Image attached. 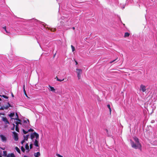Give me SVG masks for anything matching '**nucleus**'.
<instances>
[{"mask_svg": "<svg viewBox=\"0 0 157 157\" xmlns=\"http://www.w3.org/2000/svg\"><path fill=\"white\" fill-rule=\"evenodd\" d=\"M15 130L17 132H19V128L18 127V125H16L15 126Z\"/></svg>", "mask_w": 157, "mask_h": 157, "instance_id": "21", "label": "nucleus"}, {"mask_svg": "<svg viewBox=\"0 0 157 157\" xmlns=\"http://www.w3.org/2000/svg\"><path fill=\"white\" fill-rule=\"evenodd\" d=\"M23 89H24V93H25V95L26 96H27V94L26 93V92H25V85H24V86H23Z\"/></svg>", "mask_w": 157, "mask_h": 157, "instance_id": "29", "label": "nucleus"}, {"mask_svg": "<svg viewBox=\"0 0 157 157\" xmlns=\"http://www.w3.org/2000/svg\"><path fill=\"white\" fill-rule=\"evenodd\" d=\"M35 20L36 22L39 23H40V24H42V25L44 26V28H45V26L47 25L46 24H45L44 23H43V22H40V21H38L36 20Z\"/></svg>", "mask_w": 157, "mask_h": 157, "instance_id": "11", "label": "nucleus"}, {"mask_svg": "<svg viewBox=\"0 0 157 157\" xmlns=\"http://www.w3.org/2000/svg\"><path fill=\"white\" fill-rule=\"evenodd\" d=\"M22 131L23 133L24 134H26L28 132V131H25L24 129H23Z\"/></svg>", "mask_w": 157, "mask_h": 157, "instance_id": "27", "label": "nucleus"}, {"mask_svg": "<svg viewBox=\"0 0 157 157\" xmlns=\"http://www.w3.org/2000/svg\"><path fill=\"white\" fill-rule=\"evenodd\" d=\"M133 139L136 143L132 141V140H130V144L132 147L135 149H141V145L139 141V139L136 137L133 138Z\"/></svg>", "mask_w": 157, "mask_h": 157, "instance_id": "1", "label": "nucleus"}, {"mask_svg": "<svg viewBox=\"0 0 157 157\" xmlns=\"http://www.w3.org/2000/svg\"><path fill=\"white\" fill-rule=\"evenodd\" d=\"M13 127H15V125L14 124H13Z\"/></svg>", "mask_w": 157, "mask_h": 157, "instance_id": "45", "label": "nucleus"}, {"mask_svg": "<svg viewBox=\"0 0 157 157\" xmlns=\"http://www.w3.org/2000/svg\"><path fill=\"white\" fill-rule=\"evenodd\" d=\"M153 121H151V122H152V123H153Z\"/></svg>", "mask_w": 157, "mask_h": 157, "instance_id": "54", "label": "nucleus"}, {"mask_svg": "<svg viewBox=\"0 0 157 157\" xmlns=\"http://www.w3.org/2000/svg\"><path fill=\"white\" fill-rule=\"evenodd\" d=\"M15 114L13 112L11 113H10L9 114V116L11 118H12V117H13L14 116Z\"/></svg>", "mask_w": 157, "mask_h": 157, "instance_id": "15", "label": "nucleus"}, {"mask_svg": "<svg viewBox=\"0 0 157 157\" xmlns=\"http://www.w3.org/2000/svg\"><path fill=\"white\" fill-rule=\"evenodd\" d=\"M0 96H1L2 97H3V98H5L6 99H8V97L7 96L4 95H0Z\"/></svg>", "mask_w": 157, "mask_h": 157, "instance_id": "23", "label": "nucleus"}, {"mask_svg": "<svg viewBox=\"0 0 157 157\" xmlns=\"http://www.w3.org/2000/svg\"><path fill=\"white\" fill-rule=\"evenodd\" d=\"M9 107H12V106L9 103H7L6 105L5 106V109H7Z\"/></svg>", "mask_w": 157, "mask_h": 157, "instance_id": "9", "label": "nucleus"}, {"mask_svg": "<svg viewBox=\"0 0 157 157\" xmlns=\"http://www.w3.org/2000/svg\"><path fill=\"white\" fill-rule=\"evenodd\" d=\"M25 140H22L21 141V144H23V143H25Z\"/></svg>", "mask_w": 157, "mask_h": 157, "instance_id": "36", "label": "nucleus"}, {"mask_svg": "<svg viewBox=\"0 0 157 157\" xmlns=\"http://www.w3.org/2000/svg\"><path fill=\"white\" fill-rule=\"evenodd\" d=\"M15 149L18 153H20V150L17 147H15Z\"/></svg>", "mask_w": 157, "mask_h": 157, "instance_id": "19", "label": "nucleus"}, {"mask_svg": "<svg viewBox=\"0 0 157 157\" xmlns=\"http://www.w3.org/2000/svg\"><path fill=\"white\" fill-rule=\"evenodd\" d=\"M15 124H16V125H18V124H21L19 122H17V121L16 122Z\"/></svg>", "mask_w": 157, "mask_h": 157, "instance_id": "33", "label": "nucleus"}, {"mask_svg": "<svg viewBox=\"0 0 157 157\" xmlns=\"http://www.w3.org/2000/svg\"><path fill=\"white\" fill-rule=\"evenodd\" d=\"M14 129H15V127H13L12 128H11V130H14Z\"/></svg>", "mask_w": 157, "mask_h": 157, "instance_id": "37", "label": "nucleus"}, {"mask_svg": "<svg viewBox=\"0 0 157 157\" xmlns=\"http://www.w3.org/2000/svg\"><path fill=\"white\" fill-rule=\"evenodd\" d=\"M11 119H14V120H17L19 121H21V120L19 119L18 118V117H17L16 118H11Z\"/></svg>", "mask_w": 157, "mask_h": 157, "instance_id": "22", "label": "nucleus"}, {"mask_svg": "<svg viewBox=\"0 0 157 157\" xmlns=\"http://www.w3.org/2000/svg\"><path fill=\"white\" fill-rule=\"evenodd\" d=\"M2 141L3 142H6L7 140L6 137L3 135H0Z\"/></svg>", "mask_w": 157, "mask_h": 157, "instance_id": "5", "label": "nucleus"}, {"mask_svg": "<svg viewBox=\"0 0 157 157\" xmlns=\"http://www.w3.org/2000/svg\"><path fill=\"white\" fill-rule=\"evenodd\" d=\"M7 157H15V156L13 153L9 154L7 155Z\"/></svg>", "mask_w": 157, "mask_h": 157, "instance_id": "10", "label": "nucleus"}, {"mask_svg": "<svg viewBox=\"0 0 157 157\" xmlns=\"http://www.w3.org/2000/svg\"><path fill=\"white\" fill-rule=\"evenodd\" d=\"M38 140H39V139H36L35 140V141L34 142V145L36 147H37L39 146V145L38 144H39Z\"/></svg>", "mask_w": 157, "mask_h": 157, "instance_id": "7", "label": "nucleus"}, {"mask_svg": "<svg viewBox=\"0 0 157 157\" xmlns=\"http://www.w3.org/2000/svg\"><path fill=\"white\" fill-rule=\"evenodd\" d=\"M107 107L109 109V111H110V113H111V109L110 108V105H109V104L107 105Z\"/></svg>", "mask_w": 157, "mask_h": 157, "instance_id": "24", "label": "nucleus"}, {"mask_svg": "<svg viewBox=\"0 0 157 157\" xmlns=\"http://www.w3.org/2000/svg\"><path fill=\"white\" fill-rule=\"evenodd\" d=\"M106 132H107L108 131V130L107 129H106Z\"/></svg>", "mask_w": 157, "mask_h": 157, "instance_id": "51", "label": "nucleus"}, {"mask_svg": "<svg viewBox=\"0 0 157 157\" xmlns=\"http://www.w3.org/2000/svg\"><path fill=\"white\" fill-rule=\"evenodd\" d=\"M60 23L62 25L64 23V22L63 21H61Z\"/></svg>", "mask_w": 157, "mask_h": 157, "instance_id": "39", "label": "nucleus"}, {"mask_svg": "<svg viewBox=\"0 0 157 157\" xmlns=\"http://www.w3.org/2000/svg\"><path fill=\"white\" fill-rule=\"evenodd\" d=\"M50 88L51 91L52 92H55V89L53 87L51 86L50 85L48 86Z\"/></svg>", "mask_w": 157, "mask_h": 157, "instance_id": "14", "label": "nucleus"}, {"mask_svg": "<svg viewBox=\"0 0 157 157\" xmlns=\"http://www.w3.org/2000/svg\"><path fill=\"white\" fill-rule=\"evenodd\" d=\"M2 120L4 121L6 124H9V122L8 121L7 118L6 117H3L2 118Z\"/></svg>", "mask_w": 157, "mask_h": 157, "instance_id": "8", "label": "nucleus"}, {"mask_svg": "<svg viewBox=\"0 0 157 157\" xmlns=\"http://www.w3.org/2000/svg\"><path fill=\"white\" fill-rule=\"evenodd\" d=\"M56 54V53H55L54 55V56H53L54 57L55 56Z\"/></svg>", "mask_w": 157, "mask_h": 157, "instance_id": "46", "label": "nucleus"}, {"mask_svg": "<svg viewBox=\"0 0 157 157\" xmlns=\"http://www.w3.org/2000/svg\"><path fill=\"white\" fill-rule=\"evenodd\" d=\"M35 137H36V139H39V134L36 132H33L31 135V139L33 140Z\"/></svg>", "mask_w": 157, "mask_h": 157, "instance_id": "2", "label": "nucleus"}, {"mask_svg": "<svg viewBox=\"0 0 157 157\" xmlns=\"http://www.w3.org/2000/svg\"><path fill=\"white\" fill-rule=\"evenodd\" d=\"M72 29H73V30H74L75 29V28L74 27H73L72 28Z\"/></svg>", "mask_w": 157, "mask_h": 157, "instance_id": "49", "label": "nucleus"}, {"mask_svg": "<svg viewBox=\"0 0 157 157\" xmlns=\"http://www.w3.org/2000/svg\"><path fill=\"white\" fill-rule=\"evenodd\" d=\"M56 80L58 81V80L59 79L57 77V76L56 77Z\"/></svg>", "mask_w": 157, "mask_h": 157, "instance_id": "42", "label": "nucleus"}, {"mask_svg": "<svg viewBox=\"0 0 157 157\" xmlns=\"http://www.w3.org/2000/svg\"><path fill=\"white\" fill-rule=\"evenodd\" d=\"M27 121H28V122H29V120H28V119H27Z\"/></svg>", "mask_w": 157, "mask_h": 157, "instance_id": "50", "label": "nucleus"}, {"mask_svg": "<svg viewBox=\"0 0 157 157\" xmlns=\"http://www.w3.org/2000/svg\"><path fill=\"white\" fill-rule=\"evenodd\" d=\"M76 71L77 74H81L82 72V71L81 69H77Z\"/></svg>", "mask_w": 157, "mask_h": 157, "instance_id": "12", "label": "nucleus"}, {"mask_svg": "<svg viewBox=\"0 0 157 157\" xmlns=\"http://www.w3.org/2000/svg\"><path fill=\"white\" fill-rule=\"evenodd\" d=\"M75 63H76V64L77 65L78 64L77 62V61H75Z\"/></svg>", "mask_w": 157, "mask_h": 157, "instance_id": "44", "label": "nucleus"}, {"mask_svg": "<svg viewBox=\"0 0 157 157\" xmlns=\"http://www.w3.org/2000/svg\"><path fill=\"white\" fill-rule=\"evenodd\" d=\"M27 124V125L28 126V124Z\"/></svg>", "mask_w": 157, "mask_h": 157, "instance_id": "56", "label": "nucleus"}, {"mask_svg": "<svg viewBox=\"0 0 157 157\" xmlns=\"http://www.w3.org/2000/svg\"><path fill=\"white\" fill-rule=\"evenodd\" d=\"M116 60V59H115L112 61H111L110 62V63H113V62H114V61H115V60Z\"/></svg>", "mask_w": 157, "mask_h": 157, "instance_id": "41", "label": "nucleus"}, {"mask_svg": "<svg viewBox=\"0 0 157 157\" xmlns=\"http://www.w3.org/2000/svg\"><path fill=\"white\" fill-rule=\"evenodd\" d=\"M140 90L143 92H145L146 90V86L143 85L141 84L140 86Z\"/></svg>", "mask_w": 157, "mask_h": 157, "instance_id": "6", "label": "nucleus"}, {"mask_svg": "<svg viewBox=\"0 0 157 157\" xmlns=\"http://www.w3.org/2000/svg\"><path fill=\"white\" fill-rule=\"evenodd\" d=\"M21 149L22 151L23 152H24L25 150V148H24V147L22 146L21 147Z\"/></svg>", "mask_w": 157, "mask_h": 157, "instance_id": "26", "label": "nucleus"}, {"mask_svg": "<svg viewBox=\"0 0 157 157\" xmlns=\"http://www.w3.org/2000/svg\"><path fill=\"white\" fill-rule=\"evenodd\" d=\"M25 148L26 149H28L29 148V146L27 144L25 145Z\"/></svg>", "mask_w": 157, "mask_h": 157, "instance_id": "35", "label": "nucleus"}, {"mask_svg": "<svg viewBox=\"0 0 157 157\" xmlns=\"http://www.w3.org/2000/svg\"><path fill=\"white\" fill-rule=\"evenodd\" d=\"M153 121H151V122H152V123H153Z\"/></svg>", "mask_w": 157, "mask_h": 157, "instance_id": "55", "label": "nucleus"}, {"mask_svg": "<svg viewBox=\"0 0 157 157\" xmlns=\"http://www.w3.org/2000/svg\"><path fill=\"white\" fill-rule=\"evenodd\" d=\"M129 35H130L129 33L128 32L125 33H124V37H128L129 36Z\"/></svg>", "mask_w": 157, "mask_h": 157, "instance_id": "20", "label": "nucleus"}, {"mask_svg": "<svg viewBox=\"0 0 157 157\" xmlns=\"http://www.w3.org/2000/svg\"><path fill=\"white\" fill-rule=\"evenodd\" d=\"M24 123H26V124L27 123V121L25 120L24 121Z\"/></svg>", "mask_w": 157, "mask_h": 157, "instance_id": "40", "label": "nucleus"}, {"mask_svg": "<svg viewBox=\"0 0 157 157\" xmlns=\"http://www.w3.org/2000/svg\"><path fill=\"white\" fill-rule=\"evenodd\" d=\"M40 155V154L39 152H37L36 153L34 154V155L35 157H39Z\"/></svg>", "mask_w": 157, "mask_h": 157, "instance_id": "16", "label": "nucleus"}, {"mask_svg": "<svg viewBox=\"0 0 157 157\" xmlns=\"http://www.w3.org/2000/svg\"><path fill=\"white\" fill-rule=\"evenodd\" d=\"M3 156L5 157L7 156V151H3Z\"/></svg>", "mask_w": 157, "mask_h": 157, "instance_id": "18", "label": "nucleus"}, {"mask_svg": "<svg viewBox=\"0 0 157 157\" xmlns=\"http://www.w3.org/2000/svg\"><path fill=\"white\" fill-rule=\"evenodd\" d=\"M46 29H48V30H50V31L52 32H54L56 30V29H54L53 28H50V27H47L46 28Z\"/></svg>", "mask_w": 157, "mask_h": 157, "instance_id": "13", "label": "nucleus"}, {"mask_svg": "<svg viewBox=\"0 0 157 157\" xmlns=\"http://www.w3.org/2000/svg\"><path fill=\"white\" fill-rule=\"evenodd\" d=\"M0 109H1L2 110H3L4 109H5V106L3 105V106H2Z\"/></svg>", "mask_w": 157, "mask_h": 157, "instance_id": "28", "label": "nucleus"}, {"mask_svg": "<svg viewBox=\"0 0 157 157\" xmlns=\"http://www.w3.org/2000/svg\"><path fill=\"white\" fill-rule=\"evenodd\" d=\"M56 80L58 81V80L59 79L57 77V76L56 77Z\"/></svg>", "mask_w": 157, "mask_h": 157, "instance_id": "43", "label": "nucleus"}, {"mask_svg": "<svg viewBox=\"0 0 157 157\" xmlns=\"http://www.w3.org/2000/svg\"><path fill=\"white\" fill-rule=\"evenodd\" d=\"M16 116H17V117H18V116L17 113H16Z\"/></svg>", "mask_w": 157, "mask_h": 157, "instance_id": "47", "label": "nucleus"}, {"mask_svg": "<svg viewBox=\"0 0 157 157\" xmlns=\"http://www.w3.org/2000/svg\"><path fill=\"white\" fill-rule=\"evenodd\" d=\"M32 144H31L30 145V149H31L32 148Z\"/></svg>", "mask_w": 157, "mask_h": 157, "instance_id": "38", "label": "nucleus"}, {"mask_svg": "<svg viewBox=\"0 0 157 157\" xmlns=\"http://www.w3.org/2000/svg\"><path fill=\"white\" fill-rule=\"evenodd\" d=\"M13 138L15 140L17 141L18 140V134L15 132H13Z\"/></svg>", "mask_w": 157, "mask_h": 157, "instance_id": "4", "label": "nucleus"}, {"mask_svg": "<svg viewBox=\"0 0 157 157\" xmlns=\"http://www.w3.org/2000/svg\"><path fill=\"white\" fill-rule=\"evenodd\" d=\"M3 32L4 34H7L8 35H10L11 34V33L9 30L6 29V26H4L3 27Z\"/></svg>", "mask_w": 157, "mask_h": 157, "instance_id": "3", "label": "nucleus"}, {"mask_svg": "<svg viewBox=\"0 0 157 157\" xmlns=\"http://www.w3.org/2000/svg\"><path fill=\"white\" fill-rule=\"evenodd\" d=\"M28 131V132H33V130L32 129L30 128Z\"/></svg>", "mask_w": 157, "mask_h": 157, "instance_id": "34", "label": "nucleus"}, {"mask_svg": "<svg viewBox=\"0 0 157 157\" xmlns=\"http://www.w3.org/2000/svg\"><path fill=\"white\" fill-rule=\"evenodd\" d=\"M71 48L72 49V51L73 52L75 50V47L72 45H71Z\"/></svg>", "mask_w": 157, "mask_h": 157, "instance_id": "25", "label": "nucleus"}, {"mask_svg": "<svg viewBox=\"0 0 157 157\" xmlns=\"http://www.w3.org/2000/svg\"><path fill=\"white\" fill-rule=\"evenodd\" d=\"M29 135H24L23 137L24 138V140H27L28 139V137Z\"/></svg>", "mask_w": 157, "mask_h": 157, "instance_id": "17", "label": "nucleus"}, {"mask_svg": "<svg viewBox=\"0 0 157 157\" xmlns=\"http://www.w3.org/2000/svg\"><path fill=\"white\" fill-rule=\"evenodd\" d=\"M24 157H28V156H26V155H24Z\"/></svg>", "mask_w": 157, "mask_h": 157, "instance_id": "48", "label": "nucleus"}, {"mask_svg": "<svg viewBox=\"0 0 157 157\" xmlns=\"http://www.w3.org/2000/svg\"><path fill=\"white\" fill-rule=\"evenodd\" d=\"M12 96L13 97L14 96L13 95V94H12Z\"/></svg>", "mask_w": 157, "mask_h": 157, "instance_id": "52", "label": "nucleus"}, {"mask_svg": "<svg viewBox=\"0 0 157 157\" xmlns=\"http://www.w3.org/2000/svg\"><path fill=\"white\" fill-rule=\"evenodd\" d=\"M56 155L58 157H63V156L61 155H59V154H56Z\"/></svg>", "mask_w": 157, "mask_h": 157, "instance_id": "31", "label": "nucleus"}, {"mask_svg": "<svg viewBox=\"0 0 157 157\" xmlns=\"http://www.w3.org/2000/svg\"><path fill=\"white\" fill-rule=\"evenodd\" d=\"M1 100V99L0 98V101Z\"/></svg>", "mask_w": 157, "mask_h": 157, "instance_id": "53", "label": "nucleus"}, {"mask_svg": "<svg viewBox=\"0 0 157 157\" xmlns=\"http://www.w3.org/2000/svg\"><path fill=\"white\" fill-rule=\"evenodd\" d=\"M81 74H77V76L78 78V79H80L81 77Z\"/></svg>", "mask_w": 157, "mask_h": 157, "instance_id": "30", "label": "nucleus"}, {"mask_svg": "<svg viewBox=\"0 0 157 157\" xmlns=\"http://www.w3.org/2000/svg\"><path fill=\"white\" fill-rule=\"evenodd\" d=\"M64 78H63L62 79H59L58 80V81L61 82L64 81Z\"/></svg>", "mask_w": 157, "mask_h": 157, "instance_id": "32", "label": "nucleus"}]
</instances>
